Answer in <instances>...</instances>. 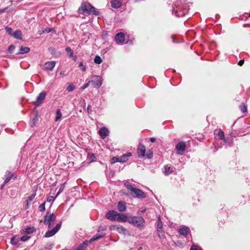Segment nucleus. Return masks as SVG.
Masks as SVG:
<instances>
[{
    "instance_id": "58",
    "label": "nucleus",
    "mask_w": 250,
    "mask_h": 250,
    "mask_svg": "<svg viewBox=\"0 0 250 250\" xmlns=\"http://www.w3.org/2000/svg\"><path fill=\"white\" fill-rule=\"evenodd\" d=\"M104 229L103 228V227H102L101 226L99 227L98 228V231L99 232L101 230H104Z\"/></svg>"
},
{
    "instance_id": "6",
    "label": "nucleus",
    "mask_w": 250,
    "mask_h": 250,
    "mask_svg": "<svg viewBox=\"0 0 250 250\" xmlns=\"http://www.w3.org/2000/svg\"><path fill=\"white\" fill-rule=\"evenodd\" d=\"M133 197L139 199H144L146 197L145 192L139 188H136L132 192Z\"/></svg>"
},
{
    "instance_id": "20",
    "label": "nucleus",
    "mask_w": 250,
    "mask_h": 250,
    "mask_svg": "<svg viewBox=\"0 0 250 250\" xmlns=\"http://www.w3.org/2000/svg\"><path fill=\"white\" fill-rule=\"evenodd\" d=\"M132 155L131 152H127L125 154L123 155L121 157H119L120 163L125 162L128 160V158Z\"/></svg>"
},
{
    "instance_id": "21",
    "label": "nucleus",
    "mask_w": 250,
    "mask_h": 250,
    "mask_svg": "<svg viewBox=\"0 0 250 250\" xmlns=\"http://www.w3.org/2000/svg\"><path fill=\"white\" fill-rule=\"evenodd\" d=\"M125 187L129 190L131 191L132 192L134 191V190L136 188L134 184H132L129 182H125L124 184Z\"/></svg>"
},
{
    "instance_id": "49",
    "label": "nucleus",
    "mask_w": 250,
    "mask_h": 250,
    "mask_svg": "<svg viewBox=\"0 0 250 250\" xmlns=\"http://www.w3.org/2000/svg\"><path fill=\"white\" fill-rule=\"evenodd\" d=\"M53 30V28H45L43 31H42V33H50L51 32H52V31Z\"/></svg>"
},
{
    "instance_id": "3",
    "label": "nucleus",
    "mask_w": 250,
    "mask_h": 250,
    "mask_svg": "<svg viewBox=\"0 0 250 250\" xmlns=\"http://www.w3.org/2000/svg\"><path fill=\"white\" fill-rule=\"evenodd\" d=\"M128 222L136 227H140L144 225L145 220L142 217L132 216L128 218Z\"/></svg>"
},
{
    "instance_id": "48",
    "label": "nucleus",
    "mask_w": 250,
    "mask_h": 250,
    "mask_svg": "<svg viewBox=\"0 0 250 250\" xmlns=\"http://www.w3.org/2000/svg\"><path fill=\"white\" fill-rule=\"evenodd\" d=\"M30 238V237L27 235H24L21 237V240L22 241L25 242L27 241Z\"/></svg>"
},
{
    "instance_id": "29",
    "label": "nucleus",
    "mask_w": 250,
    "mask_h": 250,
    "mask_svg": "<svg viewBox=\"0 0 250 250\" xmlns=\"http://www.w3.org/2000/svg\"><path fill=\"white\" fill-rule=\"evenodd\" d=\"M5 29L7 33L10 35H11L13 37L16 38V31H14L12 33L13 29L12 28L6 26L5 28Z\"/></svg>"
},
{
    "instance_id": "10",
    "label": "nucleus",
    "mask_w": 250,
    "mask_h": 250,
    "mask_svg": "<svg viewBox=\"0 0 250 250\" xmlns=\"http://www.w3.org/2000/svg\"><path fill=\"white\" fill-rule=\"evenodd\" d=\"M118 213L113 210H109L106 215V217L110 220L116 221Z\"/></svg>"
},
{
    "instance_id": "35",
    "label": "nucleus",
    "mask_w": 250,
    "mask_h": 250,
    "mask_svg": "<svg viewBox=\"0 0 250 250\" xmlns=\"http://www.w3.org/2000/svg\"><path fill=\"white\" fill-rule=\"evenodd\" d=\"M65 51L69 53V57L70 58H72L73 57V51L70 47L67 46L65 48Z\"/></svg>"
},
{
    "instance_id": "34",
    "label": "nucleus",
    "mask_w": 250,
    "mask_h": 250,
    "mask_svg": "<svg viewBox=\"0 0 250 250\" xmlns=\"http://www.w3.org/2000/svg\"><path fill=\"white\" fill-rule=\"evenodd\" d=\"M94 62L95 63L99 64L102 62L103 61L100 56L96 55L94 59Z\"/></svg>"
},
{
    "instance_id": "25",
    "label": "nucleus",
    "mask_w": 250,
    "mask_h": 250,
    "mask_svg": "<svg viewBox=\"0 0 250 250\" xmlns=\"http://www.w3.org/2000/svg\"><path fill=\"white\" fill-rule=\"evenodd\" d=\"M216 136L219 139L224 140V141L225 142H227V139H226V138H225L224 133L223 131L222 130H221V129H220L218 131V133H216Z\"/></svg>"
},
{
    "instance_id": "41",
    "label": "nucleus",
    "mask_w": 250,
    "mask_h": 250,
    "mask_svg": "<svg viewBox=\"0 0 250 250\" xmlns=\"http://www.w3.org/2000/svg\"><path fill=\"white\" fill-rule=\"evenodd\" d=\"M56 197H56V196L55 197L52 196H49L47 198V201L53 203Z\"/></svg>"
},
{
    "instance_id": "2",
    "label": "nucleus",
    "mask_w": 250,
    "mask_h": 250,
    "mask_svg": "<svg viewBox=\"0 0 250 250\" xmlns=\"http://www.w3.org/2000/svg\"><path fill=\"white\" fill-rule=\"evenodd\" d=\"M56 219V216L53 213L47 212L44 217L43 223L49 229L54 225Z\"/></svg>"
},
{
    "instance_id": "13",
    "label": "nucleus",
    "mask_w": 250,
    "mask_h": 250,
    "mask_svg": "<svg viewBox=\"0 0 250 250\" xmlns=\"http://www.w3.org/2000/svg\"><path fill=\"white\" fill-rule=\"evenodd\" d=\"M137 152L139 157H143L145 156L146 147L144 145L139 144L138 147Z\"/></svg>"
},
{
    "instance_id": "32",
    "label": "nucleus",
    "mask_w": 250,
    "mask_h": 250,
    "mask_svg": "<svg viewBox=\"0 0 250 250\" xmlns=\"http://www.w3.org/2000/svg\"><path fill=\"white\" fill-rule=\"evenodd\" d=\"M91 13L96 16H98L99 14V12L95 8V7L91 5L90 8L89 9V14Z\"/></svg>"
},
{
    "instance_id": "27",
    "label": "nucleus",
    "mask_w": 250,
    "mask_h": 250,
    "mask_svg": "<svg viewBox=\"0 0 250 250\" xmlns=\"http://www.w3.org/2000/svg\"><path fill=\"white\" fill-rule=\"evenodd\" d=\"M36 196V193L32 194L31 196H29L26 200V206L25 208L27 209L28 208V205L29 203H30L35 198Z\"/></svg>"
},
{
    "instance_id": "11",
    "label": "nucleus",
    "mask_w": 250,
    "mask_h": 250,
    "mask_svg": "<svg viewBox=\"0 0 250 250\" xmlns=\"http://www.w3.org/2000/svg\"><path fill=\"white\" fill-rule=\"evenodd\" d=\"M115 40L118 43H123L125 41V35L123 32L117 33L115 37Z\"/></svg>"
},
{
    "instance_id": "51",
    "label": "nucleus",
    "mask_w": 250,
    "mask_h": 250,
    "mask_svg": "<svg viewBox=\"0 0 250 250\" xmlns=\"http://www.w3.org/2000/svg\"><path fill=\"white\" fill-rule=\"evenodd\" d=\"M8 194L9 195H10L11 196H14L15 195V193L14 192H13V189H9L7 191Z\"/></svg>"
},
{
    "instance_id": "62",
    "label": "nucleus",
    "mask_w": 250,
    "mask_h": 250,
    "mask_svg": "<svg viewBox=\"0 0 250 250\" xmlns=\"http://www.w3.org/2000/svg\"><path fill=\"white\" fill-rule=\"evenodd\" d=\"M5 10H6V9H3V10H2V12L5 11Z\"/></svg>"
},
{
    "instance_id": "30",
    "label": "nucleus",
    "mask_w": 250,
    "mask_h": 250,
    "mask_svg": "<svg viewBox=\"0 0 250 250\" xmlns=\"http://www.w3.org/2000/svg\"><path fill=\"white\" fill-rule=\"evenodd\" d=\"M157 233L160 238L163 239L165 237V232L162 230V229H157Z\"/></svg>"
},
{
    "instance_id": "7",
    "label": "nucleus",
    "mask_w": 250,
    "mask_h": 250,
    "mask_svg": "<svg viewBox=\"0 0 250 250\" xmlns=\"http://www.w3.org/2000/svg\"><path fill=\"white\" fill-rule=\"evenodd\" d=\"M186 145L184 142L181 141L178 142L176 145V149L177 151V153L180 155H182L185 151Z\"/></svg>"
},
{
    "instance_id": "39",
    "label": "nucleus",
    "mask_w": 250,
    "mask_h": 250,
    "mask_svg": "<svg viewBox=\"0 0 250 250\" xmlns=\"http://www.w3.org/2000/svg\"><path fill=\"white\" fill-rule=\"evenodd\" d=\"M45 202H44L43 203H42L39 207V210L41 212H42L45 210Z\"/></svg>"
},
{
    "instance_id": "63",
    "label": "nucleus",
    "mask_w": 250,
    "mask_h": 250,
    "mask_svg": "<svg viewBox=\"0 0 250 250\" xmlns=\"http://www.w3.org/2000/svg\"><path fill=\"white\" fill-rule=\"evenodd\" d=\"M216 131H217L216 130L215 131V132H214L215 134L216 133Z\"/></svg>"
},
{
    "instance_id": "57",
    "label": "nucleus",
    "mask_w": 250,
    "mask_h": 250,
    "mask_svg": "<svg viewBox=\"0 0 250 250\" xmlns=\"http://www.w3.org/2000/svg\"><path fill=\"white\" fill-rule=\"evenodd\" d=\"M150 141L151 143H154L156 141V138L154 137L150 138Z\"/></svg>"
},
{
    "instance_id": "60",
    "label": "nucleus",
    "mask_w": 250,
    "mask_h": 250,
    "mask_svg": "<svg viewBox=\"0 0 250 250\" xmlns=\"http://www.w3.org/2000/svg\"><path fill=\"white\" fill-rule=\"evenodd\" d=\"M90 159H93L95 158V156L94 154H92L90 156Z\"/></svg>"
},
{
    "instance_id": "16",
    "label": "nucleus",
    "mask_w": 250,
    "mask_h": 250,
    "mask_svg": "<svg viewBox=\"0 0 250 250\" xmlns=\"http://www.w3.org/2000/svg\"><path fill=\"white\" fill-rule=\"evenodd\" d=\"M56 64L55 61L47 62L45 63L44 66L46 69L52 71Z\"/></svg>"
},
{
    "instance_id": "9",
    "label": "nucleus",
    "mask_w": 250,
    "mask_h": 250,
    "mask_svg": "<svg viewBox=\"0 0 250 250\" xmlns=\"http://www.w3.org/2000/svg\"><path fill=\"white\" fill-rule=\"evenodd\" d=\"M110 229L111 230L114 229L117 230L120 233L125 234L127 230L126 229L124 228L123 226L118 225H112L110 227Z\"/></svg>"
},
{
    "instance_id": "43",
    "label": "nucleus",
    "mask_w": 250,
    "mask_h": 250,
    "mask_svg": "<svg viewBox=\"0 0 250 250\" xmlns=\"http://www.w3.org/2000/svg\"><path fill=\"white\" fill-rule=\"evenodd\" d=\"M15 49V46L13 45H11L10 46H9V47L8 48V52L9 53L11 54L13 52Z\"/></svg>"
},
{
    "instance_id": "5",
    "label": "nucleus",
    "mask_w": 250,
    "mask_h": 250,
    "mask_svg": "<svg viewBox=\"0 0 250 250\" xmlns=\"http://www.w3.org/2000/svg\"><path fill=\"white\" fill-rule=\"evenodd\" d=\"M62 226V222L57 224L56 226L51 230H48L45 234L44 237H50L55 234L60 229Z\"/></svg>"
},
{
    "instance_id": "31",
    "label": "nucleus",
    "mask_w": 250,
    "mask_h": 250,
    "mask_svg": "<svg viewBox=\"0 0 250 250\" xmlns=\"http://www.w3.org/2000/svg\"><path fill=\"white\" fill-rule=\"evenodd\" d=\"M35 231H36V229L33 227H28L25 229V232L27 234L33 233V232H35Z\"/></svg>"
},
{
    "instance_id": "19",
    "label": "nucleus",
    "mask_w": 250,
    "mask_h": 250,
    "mask_svg": "<svg viewBox=\"0 0 250 250\" xmlns=\"http://www.w3.org/2000/svg\"><path fill=\"white\" fill-rule=\"evenodd\" d=\"M118 209L119 211L123 212L126 210V204L124 201H120L118 204Z\"/></svg>"
},
{
    "instance_id": "46",
    "label": "nucleus",
    "mask_w": 250,
    "mask_h": 250,
    "mask_svg": "<svg viewBox=\"0 0 250 250\" xmlns=\"http://www.w3.org/2000/svg\"><path fill=\"white\" fill-rule=\"evenodd\" d=\"M17 39L22 40V33L21 31L17 30Z\"/></svg>"
},
{
    "instance_id": "53",
    "label": "nucleus",
    "mask_w": 250,
    "mask_h": 250,
    "mask_svg": "<svg viewBox=\"0 0 250 250\" xmlns=\"http://www.w3.org/2000/svg\"><path fill=\"white\" fill-rule=\"evenodd\" d=\"M52 248V245L50 244L49 245L44 247V249L45 250H51V249Z\"/></svg>"
},
{
    "instance_id": "56",
    "label": "nucleus",
    "mask_w": 250,
    "mask_h": 250,
    "mask_svg": "<svg viewBox=\"0 0 250 250\" xmlns=\"http://www.w3.org/2000/svg\"><path fill=\"white\" fill-rule=\"evenodd\" d=\"M244 60H240L239 62H238V64L240 65V66H242L243 64H244Z\"/></svg>"
},
{
    "instance_id": "52",
    "label": "nucleus",
    "mask_w": 250,
    "mask_h": 250,
    "mask_svg": "<svg viewBox=\"0 0 250 250\" xmlns=\"http://www.w3.org/2000/svg\"><path fill=\"white\" fill-rule=\"evenodd\" d=\"M15 236H13L11 239V242L13 245L16 244V239H15Z\"/></svg>"
},
{
    "instance_id": "33",
    "label": "nucleus",
    "mask_w": 250,
    "mask_h": 250,
    "mask_svg": "<svg viewBox=\"0 0 250 250\" xmlns=\"http://www.w3.org/2000/svg\"><path fill=\"white\" fill-rule=\"evenodd\" d=\"M62 114L61 110L60 109H58L56 111V116L55 121L56 122H57L58 121H59L62 117Z\"/></svg>"
},
{
    "instance_id": "38",
    "label": "nucleus",
    "mask_w": 250,
    "mask_h": 250,
    "mask_svg": "<svg viewBox=\"0 0 250 250\" xmlns=\"http://www.w3.org/2000/svg\"><path fill=\"white\" fill-rule=\"evenodd\" d=\"M239 108L243 113H245L247 111V106L244 104H242L240 105Z\"/></svg>"
},
{
    "instance_id": "17",
    "label": "nucleus",
    "mask_w": 250,
    "mask_h": 250,
    "mask_svg": "<svg viewBox=\"0 0 250 250\" xmlns=\"http://www.w3.org/2000/svg\"><path fill=\"white\" fill-rule=\"evenodd\" d=\"M128 218L126 215L124 214H119L118 215V217H117L116 221L118 222H125L126 221L128 222Z\"/></svg>"
},
{
    "instance_id": "4",
    "label": "nucleus",
    "mask_w": 250,
    "mask_h": 250,
    "mask_svg": "<svg viewBox=\"0 0 250 250\" xmlns=\"http://www.w3.org/2000/svg\"><path fill=\"white\" fill-rule=\"evenodd\" d=\"M90 6L91 4L90 3L83 2L82 3L81 7L78 9V11L80 14L89 15Z\"/></svg>"
},
{
    "instance_id": "61",
    "label": "nucleus",
    "mask_w": 250,
    "mask_h": 250,
    "mask_svg": "<svg viewBox=\"0 0 250 250\" xmlns=\"http://www.w3.org/2000/svg\"><path fill=\"white\" fill-rule=\"evenodd\" d=\"M64 74H65V71H62L60 72V75H64Z\"/></svg>"
},
{
    "instance_id": "59",
    "label": "nucleus",
    "mask_w": 250,
    "mask_h": 250,
    "mask_svg": "<svg viewBox=\"0 0 250 250\" xmlns=\"http://www.w3.org/2000/svg\"><path fill=\"white\" fill-rule=\"evenodd\" d=\"M146 211V209L145 208H144L140 211V213H141V214H143L144 212H145Z\"/></svg>"
},
{
    "instance_id": "40",
    "label": "nucleus",
    "mask_w": 250,
    "mask_h": 250,
    "mask_svg": "<svg viewBox=\"0 0 250 250\" xmlns=\"http://www.w3.org/2000/svg\"><path fill=\"white\" fill-rule=\"evenodd\" d=\"M75 88V87L74 85V84L71 83L68 85V86L67 87L66 89L68 92H71L74 90Z\"/></svg>"
},
{
    "instance_id": "22",
    "label": "nucleus",
    "mask_w": 250,
    "mask_h": 250,
    "mask_svg": "<svg viewBox=\"0 0 250 250\" xmlns=\"http://www.w3.org/2000/svg\"><path fill=\"white\" fill-rule=\"evenodd\" d=\"M125 187L129 190L131 191L132 192L134 191V190L136 188L134 184H132L129 182H125L124 184Z\"/></svg>"
},
{
    "instance_id": "36",
    "label": "nucleus",
    "mask_w": 250,
    "mask_h": 250,
    "mask_svg": "<svg viewBox=\"0 0 250 250\" xmlns=\"http://www.w3.org/2000/svg\"><path fill=\"white\" fill-rule=\"evenodd\" d=\"M163 228V223L161 220V217L160 215L158 217V221H157V229H162Z\"/></svg>"
},
{
    "instance_id": "14",
    "label": "nucleus",
    "mask_w": 250,
    "mask_h": 250,
    "mask_svg": "<svg viewBox=\"0 0 250 250\" xmlns=\"http://www.w3.org/2000/svg\"><path fill=\"white\" fill-rule=\"evenodd\" d=\"M99 134L102 138L104 139L109 135V131L107 128L103 127L101 128L99 131Z\"/></svg>"
},
{
    "instance_id": "18",
    "label": "nucleus",
    "mask_w": 250,
    "mask_h": 250,
    "mask_svg": "<svg viewBox=\"0 0 250 250\" xmlns=\"http://www.w3.org/2000/svg\"><path fill=\"white\" fill-rule=\"evenodd\" d=\"M111 6L116 9L121 7L122 5V2L119 0H113L111 1Z\"/></svg>"
},
{
    "instance_id": "55",
    "label": "nucleus",
    "mask_w": 250,
    "mask_h": 250,
    "mask_svg": "<svg viewBox=\"0 0 250 250\" xmlns=\"http://www.w3.org/2000/svg\"><path fill=\"white\" fill-rule=\"evenodd\" d=\"M226 139H227V143L231 144L232 143V140H230L229 138H226Z\"/></svg>"
},
{
    "instance_id": "24",
    "label": "nucleus",
    "mask_w": 250,
    "mask_h": 250,
    "mask_svg": "<svg viewBox=\"0 0 250 250\" xmlns=\"http://www.w3.org/2000/svg\"><path fill=\"white\" fill-rule=\"evenodd\" d=\"M104 234H96L94 235L89 241L88 244H91L92 242L98 240L104 236Z\"/></svg>"
},
{
    "instance_id": "37",
    "label": "nucleus",
    "mask_w": 250,
    "mask_h": 250,
    "mask_svg": "<svg viewBox=\"0 0 250 250\" xmlns=\"http://www.w3.org/2000/svg\"><path fill=\"white\" fill-rule=\"evenodd\" d=\"M66 182L64 183L63 184H62L58 192H57V194L56 195V197H57L64 190V187H65V184Z\"/></svg>"
},
{
    "instance_id": "64",
    "label": "nucleus",
    "mask_w": 250,
    "mask_h": 250,
    "mask_svg": "<svg viewBox=\"0 0 250 250\" xmlns=\"http://www.w3.org/2000/svg\"><path fill=\"white\" fill-rule=\"evenodd\" d=\"M136 1H139V0H136Z\"/></svg>"
},
{
    "instance_id": "50",
    "label": "nucleus",
    "mask_w": 250,
    "mask_h": 250,
    "mask_svg": "<svg viewBox=\"0 0 250 250\" xmlns=\"http://www.w3.org/2000/svg\"><path fill=\"white\" fill-rule=\"evenodd\" d=\"M147 157L148 159H150L153 157V153L152 151H149L146 154Z\"/></svg>"
},
{
    "instance_id": "45",
    "label": "nucleus",
    "mask_w": 250,
    "mask_h": 250,
    "mask_svg": "<svg viewBox=\"0 0 250 250\" xmlns=\"http://www.w3.org/2000/svg\"><path fill=\"white\" fill-rule=\"evenodd\" d=\"M79 67H80L82 70L83 72L86 71V67L85 66L83 65V62H80L79 64Z\"/></svg>"
},
{
    "instance_id": "8",
    "label": "nucleus",
    "mask_w": 250,
    "mask_h": 250,
    "mask_svg": "<svg viewBox=\"0 0 250 250\" xmlns=\"http://www.w3.org/2000/svg\"><path fill=\"white\" fill-rule=\"evenodd\" d=\"M46 95V93L44 91H42L37 96L35 104L37 106L40 105L44 101Z\"/></svg>"
},
{
    "instance_id": "12",
    "label": "nucleus",
    "mask_w": 250,
    "mask_h": 250,
    "mask_svg": "<svg viewBox=\"0 0 250 250\" xmlns=\"http://www.w3.org/2000/svg\"><path fill=\"white\" fill-rule=\"evenodd\" d=\"M95 78V80H93V82H91L95 86H97L98 88L100 87L103 83V80L100 76H93Z\"/></svg>"
},
{
    "instance_id": "1",
    "label": "nucleus",
    "mask_w": 250,
    "mask_h": 250,
    "mask_svg": "<svg viewBox=\"0 0 250 250\" xmlns=\"http://www.w3.org/2000/svg\"><path fill=\"white\" fill-rule=\"evenodd\" d=\"M189 3L183 0L176 2L173 6L172 14L177 17L185 16L189 10Z\"/></svg>"
},
{
    "instance_id": "28",
    "label": "nucleus",
    "mask_w": 250,
    "mask_h": 250,
    "mask_svg": "<svg viewBox=\"0 0 250 250\" xmlns=\"http://www.w3.org/2000/svg\"><path fill=\"white\" fill-rule=\"evenodd\" d=\"M12 176L13 175L11 174L10 172L8 173V174L6 176V178L3 184L1 185V188H2L4 187V186L10 180Z\"/></svg>"
},
{
    "instance_id": "54",
    "label": "nucleus",
    "mask_w": 250,
    "mask_h": 250,
    "mask_svg": "<svg viewBox=\"0 0 250 250\" xmlns=\"http://www.w3.org/2000/svg\"><path fill=\"white\" fill-rule=\"evenodd\" d=\"M91 106H90V105H88L87 106V112L88 113H90L91 112Z\"/></svg>"
},
{
    "instance_id": "42",
    "label": "nucleus",
    "mask_w": 250,
    "mask_h": 250,
    "mask_svg": "<svg viewBox=\"0 0 250 250\" xmlns=\"http://www.w3.org/2000/svg\"><path fill=\"white\" fill-rule=\"evenodd\" d=\"M116 162H120L119 157H113L111 159V163H115Z\"/></svg>"
},
{
    "instance_id": "44",
    "label": "nucleus",
    "mask_w": 250,
    "mask_h": 250,
    "mask_svg": "<svg viewBox=\"0 0 250 250\" xmlns=\"http://www.w3.org/2000/svg\"><path fill=\"white\" fill-rule=\"evenodd\" d=\"M91 82H93V80H89L88 81V82L86 83H85L83 86L81 87L82 90H84L87 87H88L90 83H91Z\"/></svg>"
},
{
    "instance_id": "47",
    "label": "nucleus",
    "mask_w": 250,
    "mask_h": 250,
    "mask_svg": "<svg viewBox=\"0 0 250 250\" xmlns=\"http://www.w3.org/2000/svg\"><path fill=\"white\" fill-rule=\"evenodd\" d=\"M190 250H202V249L199 246L193 245L191 246Z\"/></svg>"
},
{
    "instance_id": "26",
    "label": "nucleus",
    "mask_w": 250,
    "mask_h": 250,
    "mask_svg": "<svg viewBox=\"0 0 250 250\" xmlns=\"http://www.w3.org/2000/svg\"><path fill=\"white\" fill-rule=\"evenodd\" d=\"M174 170L171 168L168 165L165 166V172L164 173L166 175H168L171 174Z\"/></svg>"
},
{
    "instance_id": "15",
    "label": "nucleus",
    "mask_w": 250,
    "mask_h": 250,
    "mask_svg": "<svg viewBox=\"0 0 250 250\" xmlns=\"http://www.w3.org/2000/svg\"><path fill=\"white\" fill-rule=\"evenodd\" d=\"M179 232L182 235L186 236L190 232V229L188 226H184L179 229Z\"/></svg>"
},
{
    "instance_id": "23",
    "label": "nucleus",
    "mask_w": 250,
    "mask_h": 250,
    "mask_svg": "<svg viewBox=\"0 0 250 250\" xmlns=\"http://www.w3.org/2000/svg\"><path fill=\"white\" fill-rule=\"evenodd\" d=\"M30 48L27 46H21L19 49V52L18 54H23L25 53H27L30 51Z\"/></svg>"
}]
</instances>
